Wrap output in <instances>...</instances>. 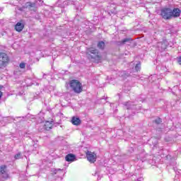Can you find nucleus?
<instances>
[{
  "label": "nucleus",
  "instance_id": "obj_1",
  "mask_svg": "<svg viewBox=\"0 0 181 181\" xmlns=\"http://www.w3.org/2000/svg\"><path fill=\"white\" fill-rule=\"evenodd\" d=\"M69 86L73 91L77 94H80V93L83 91V86L81 85V83L76 79L71 80L69 83Z\"/></svg>",
  "mask_w": 181,
  "mask_h": 181
},
{
  "label": "nucleus",
  "instance_id": "obj_2",
  "mask_svg": "<svg viewBox=\"0 0 181 181\" xmlns=\"http://www.w3.org/2000/svg\"><path fill=\"white\" fill-rule=\"evenodd\" d=\"M9 64V57L4 52H0V69H5Z\"/></svg>",
  "mask_w": 181,
  "mask_h": 181
},
{
  "label": "nucleus",
  "instance_id": "obj_3",
  "mask_svg": "<svg viewBox=\"0 0 181 181\" xmlns=\"http://www.w3.org/2000/svg\"><path fill=\"white\" fill-rule=\"evenodd\" d=\"M87 53L90 56V59H94L95 60H100L101 59L100 52L95 48H89Z\"/></svg>",
  "mask_w": 181,
  "mask_h": 181
},
{
  "label": "nucleus",
  "instance_id": "obj_4",
  "mask_svg": "<svg viewBox=\"0 0 181 181\" xmlns=\"http://www.w3.org/2000/svg\"><path fill=\"white\" fill-rule=\"evenodd\" d=\"M160 15L163 19H170L172 18V9L163 8L161 10Z\"/></svg>",
  "mask_w": 181,
  "mask_h": 181
},
{
  "label": "nucleus",
  "instance_id": "obj_5",
  "mask_svg": "<svg viewBox=\"0 0 181 181\" xmlns=\"http://www.w3.org/2000/svg\"><path fill=\"white\" fill-rule=\"evenodd\" d=\"M86 158L90 163H94L97 160V154L94 152L87 151Z\"/></svg>",
  "mask_w": 181,
  "mask_h": 181
},
{
  "label": "nucleus",
  "instance_id": "obj_6",
  "mask_svg": "<svg viewBox=\"0 0 181 181\" xmlns=\"http://www.w3.org/2000/svg\"><path fill=\"white\" fill-rule=\"evenodd\" d=\"M157 47H158V50L160 52H163L166 50L168 47V42L166 41L160 42L157 44Z\"/></svg>",
  "mask_w": 181,
  "mask_h": 181
},
{
  "label": "nucleus",
  "instance_id": "obj_7",
  "mask_svg": "<svg viewBox=\"0 0 181 181\" xmlns=\"http://www.w3.org/2000/svg\"><path fill=\"white\" fill-rule=\"evenodd\" d=\"M0 173H1V175H3V177H4V179H8L9 175H8V173L6 172V165H2L1 167Z\"/></svg>",
  "mask_w": 181,
  "mask_h": 181
},
{
  "label": "nucleus",
  "instance_id": "obj_8",
  "mask_svg": "<svg viewBox=\"0 0 181 181\" xmlns=\"http://www.w3.org/2000/svg\"><path fill=\"white\" fill-rule=\"evenodd\" d=\"M180 10L179 8H174L171 10V18H179L180 16Z\"/></svg>",
  "mask_w": 181,
  "mask_h": 181
},
{
  "label": "nucleus",
  "instance_id": "obj_9",
  "mask_svg": "<svg viewBox=\"0 0 181 181\" xmlns=\"http://www.w3.org/2000/svg\"><path fill=\"white\" fill-rule=\"evenodd\" d=\"M123 105H124V108H126L127 110L135 109V105L131 102H125L123 103Z\"/></svg>",
  "mask_w": 181,
  "mask_h": 181
},
{
  "label": "nucleus",
  "instance_id": "obj_10",
  "mask_svg": "<svg viewBox=\"0 0 181 181\" xmlns=\"http://www.w3.org/2000/svg\"><path fill=\"white\" fill-rule=\"evenodd\" d=\"M119 76L122 77V78H128V77L131 76V74L127 71H122L119 72Z\"/></svg>",
  "mask_w": 181,
  "mask_h": 181
},
{
  "label": "nucleus",
  "instance_id": "obj_11",
  "mask_svg": "<svg viewBox=\"0 0 181 181\" xmlns=\"http://www.w3.org/2000/svg\"><path fill=\"white\" fill-rule=\"evenodd\" d=\"M23 28H25V25L21 23H17L15 25V29L17 32H22V30H23Z\"/></svg>",
  "mask_w": 181,
  "mask_h": 181
},
{
  "label": "nucleus",
  "instance_id": "obj_12",
  "mask_svg": "<svg viewBox=\"0 0 181 181\" xmlns=\"http://www.w3.org/2000/svg\"><path fill=\"white\" fill-rule=\"evenodd\" d=\"M71 123L73 125L78 126L81 124V120L78 117H73L71 119Z\"/></svg>",
  "mask_w": 181,
  "mask_h": 181
},
{
  "label": "nucleus",
  "instance_id": "obj_13",
  "mask_svg": "<svg viewBox=\"0 0 181 181\" xmlns=\"http://www.w3.org/2000/svg\"><path fill=\"white\" fill-rule=\"evenodd\" d=\"M65 159H66V162H73V160H74V159H76V156H74V154H71V153L68 154L65 157Z\"/></svg>",
  "mask_w": 181,
  "mask_h": 181
},
{
  "label": "nucleus",
  "instance_id": "obj_14",
  "mask_svg": "<svg viewBox=\"0 0 181 181\" xmlns=\"http://www.w3.org/2000/svg\"><path fill=\"white\" fill-rule=\"evenodd\" d=\"M98 47L100 50H104V49H105V42H104L103 41H100L98 43Z\"/></svg>",
  "mask_w": 181,
  "mask_h": 181
},
{
  "label": "nucleus",
  "instance_id": "obj_15",
  "mask_svg": "<svg viewBox=\"0 0 181 181\" xmlns=\"http://www.w3.org/2000/svg\"><path fill=\"white\" fill-rule=\"evenodd\" d=\"M26 8H35L36 7V4L35 3H32V2H27L25 4Z\"/></svg>",
  "mask_w": 181,
  "mask_h": 181
},
{
  "label": "nucleus",
  "instance_id": "obj_16",
  "mask_svg": "<svg viewBox=\"0 0 181 181\" xmlns=\"http://www.w3.org/2000/svg\"><path fill=\"white\" fill-rule=\"evenodd\" d=\"M132 42V38H125L121 41L122 45H125V43H131Z\"/></svg>",
  "mask_w": 181,
  "mask_h": 181
},
{
  "label": "nucleus",
  "instance_id": "obj_17",
  "mask_svg": "<svg viewBox=\"0 0 181 181\" xmlns=\"http://www.w3.org/2000/svg\"><path fill=\"white\" fill-rule=\"evenodd\" d=\"M134 69L135 71H139V70H141V62H139L137 64H136Z\"/></svg>",
  "mask_w": 181,
  "mask_h": 181
},
{
  "label": "nucleus",
  "instance_id": "obj_18",
  "mask_svg": "<svg viewBox=\"0 0 181 181\" xmlns=\"http://www.w3.org/2000/svg\"><path fill=\"white\" fill-rule=\"evenodd\" d=\"M155 124H156L157 125H159V124H160L162 122V119L160 117H158L157 119H156L154 120Z\"/></svg>",
  "mask_w": 181,
  "mask_h": 181
},
{
  "label": "nucleus",
  "instance_id": "obj_19",
  "mask_svg": "<svg viewBox=\"0 0 181 181\" xmlns=\"http://www.w3.org/2000/svg\"><path fill=\"white\" fill-rule=\"evenodd\" d=\"M14 158L15 159H22V154L21 153H18L15 155Z\"/></svg>",
  "mask_w": 181,
  "mask_h": 181
},
{
  "label": "nucleus",
  "instance_id": "obj_20",
  "mask_svg": "<svg viewBox=\"0 0 181 181\" xmlns=\"http://www.w3.org/2000/svg\"><path fill=\"white\" fill-rule=\"evenodd\" d=\"M26 64L25 63L20 64V69H25Z\"/></svg>",
  "mask_w": 181,
  "mask_h": 181
},
{
  "label": "nucleus",
  "instance_id": "obj_21",
  "mask_svg": "<svg viewBox=\"0 0 181 181\" xmlns=\"http://www.w3.org/2000/svg\"><path fill=\"white\" fill-rule=\"evenodd\" d=\"M62 170L61 169H57V170H54V175H57V172Z\"/></svg>",
  "mask_w": 181,
  "mask_h": 181
},
{
  "label": "nucleus",
  "instance_id": "obj_22",
  "mask_svg": "<svg viewBox=\"0 0 181 181\" xmlns=\"http://www.w3.org/2000/svg\"><path fill=\"white\" fill-rule=\"evenodd\" d=\"M31 148H37V144H33V146H32Z\"/></svg>",
  "mask_w": 181,
  "mask_h": 181
},
{
  "label": "nucleus",
  "instance_id": "obj_23",
  "mask_svg": "<svg viewBox=\"0 0 181 181\" xmlns=\"http://www.w3.org/2000/svg\"><path fill=\"white\" fill-rule=\"evenodd\" d=\"M45 129H47V131H49V129H52V127H47L45 126Z\"/></svg>",
  "mask_w": 181,
  "mask_h": 181
},
{
  "label": "nucleus",
  "instance_id": "obj_24",
  "mask_svg": "<svg viewBox=\"0 0 181 181\" xmlns=\"http://www.w3.org/2000/svg\"><path fill=\"white\" fill-rule=\"evenodd\" d=\"M1 97H2V92L1 91H0V98H1Z\"/></svg>",
  "mask_w": 181,
  "mask_h": 181
},
{
  "label": "nucleus",
  "instance_id": "obj_25",
  "mask_svg": "<svg viewBox=\"0 0 181 181\" xmlns=\"http://www.w3.org/2000/svg\"><path fill=\"white\" fill-rule=\"evenodd\" d=\"M16 118H21L22 119H25V117H16Z\"/></svg>",
  "mask_w": 181,
  "mask_h": 181
},
{
  "label": "nucleus",
  "instance_id": "obj_26",
  "mask_svg": "<svg viewBox=\"0 0 181 181\" xmlns=\"http://www.w3.org/2000/svg\"><path fill=\"white\" fill-rule=\"evenodd\" d=\"M0 11L2 12V8H0Z\"/></svg>",
  "mask_w": 181,
  "mask_h": 181
},
{
  "label": "nucleus",
  "instance_id": "obj_27",
  "mask_svg": "<svg viewBox=\"0 0 181 181\" xmlns=\"http://www.w3.org/2000/svg\"><path fill=\"white\" fill-rule=\"evenodd\" d=\"M31 151H35V148H32Z\"/></svg>",
  "mask_w": 181,
  "mask_h": 181
}]
</instances>
